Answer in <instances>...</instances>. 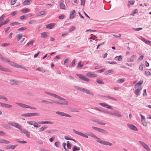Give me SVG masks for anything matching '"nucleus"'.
<instances>
[{"label":"nucleus","mask_w":151,"mask_h":151,"mask_svg":"<svg viewBox=\"0 0 151 151\" xmlns=\"http://www.w3.org/2000/svg\"><path fill=\"white\" fill-rule=\"evenodd\" d=\"M0 99L4 100L6 101H8L7 98L2 96L0 95Z\"/></svg>","instance_id":"a18cd8bd"},{"label":"nucleus","mask_w":151,"mask_h":151,"mask_svg":"<svg viewBox=\"0 0 151 151\" xmlns=\"http://www.w3.org/2000/svg\"><path fill=\"white\" fill-rule=\"evenodd\" d=\"M48 95H50L51 96H52L53 97H54L56 98H60V96H59L55 94H54V93H48Z\"/></svg>","instance_id":"f704fd0d"},{"label":"nucleus","mask_w":151,"mask_h":151,"mask_svg":"<svg viewBox=\"0 0 151 151\" xmlns=\"http://www.w3.org/2000/svg\"><path fill=\"white\" fill-rule=\"evenodd\" d=\"M127 126L128 127H129V128L132 129V130L135 131L138 130V129H137L136 127H135V126L133 124H128Z\"/></svg>","instance_id":"f3484780"},{"label":"nucleus","mask_w":151,"mask_h":151,"mask_svg":"<svg viewBox=\"0 0 151 151\" xmlns=\"http://www.w3.org/2000/svg\"><path fill=\"white\" fill-rule=\"evenodd\" d=\"M60 8L61 9H65V5L64 3H60Z\"/></svg>","instance_id":"4c0bfd02"},{"label":"nucleus","mask_w":151,"mask_h":151,"mask_svg":"<svg viewBox=\"0 0 151 151\" xmlns=\"http://www.w3.org/2000/svg\"><path fill=\"white\" fill-rule=\"evenodd\" d=\"M57 98L60 99V101H57V102H54V103H56V104L60 105H67L68 104V103L66 101L65 99L61 97L60 96L59 98Z\"/></svg>","instance_id":"7ed1b4c3"},{"label":"nucleus","mask_w":151,"mask_h":151,"mask_svg":"<svg viewBox=\"0 0 151 151\" xmlns=\"http://www.w3.org/2000/svg\"><path fill=\"white\" fill-rule=\"evenodd\" d=\"M141 40L144 41V42H145V44L147 43V42H148L149 41H150L148 40H147V39H145L144 38L142 37H141Z\"/></svg>","instance_id":"37998d69"},{"label":"nucleus","mask_w":151,"mask_h":151,"mask_svg":"<svg viewBox=\"0 0 151 151\" xmlns=\"http://www.w3.org/2000/svg\"><path fill=\"white\" fill-rule=\"evenodd\" d=\"M30 10L27 8L21 10V12L23 13H27L29 12Z\"/></svg>","instance_id":"e433bc0d"},{"label":"nucleus","mask_w":151,"mask_h":151,"mask_svg":"<svg viewBox=\"0 0 151 151\" xmlns=\"http://www.w3.org/2000/svg\"><path fill=\"white\" fill-rule=\"evenodd\" d=\"M35 41L34 40H32L28 42L27 44H26L27 47H29L30 46H32L33 45V43Z\"/></svg>","instance_id":"cd10ccee"},{"label":"nucleus","mask_w":151,"mask_h":151,"mask_svg":"<svg viewBox=\"0 0 151 151\" xmlns=\"http://www.w3.org/2000/svg\"><path fill=\"white\" fill-rule=\"evenodd\" d=\"M39 115L38 113H29L22 114V116L25 117H31L37 116Z\"/></svg>","instance_id":"39448f33"},{"label":"nucleus","mask_w":151,"mask_h":151,"mask_svg":"<svg viewBox=\"0 0 151 151\" xmlns=\"http://www.w3.org/2000/svg\"><path fill=\"white\" fill-rule=\"evenodd\" d=\"M47 128V127H46L45 126H44V127H41L40 129V132H42L43 131L44 129Z\"/></svg>","instance_id":"603ef678"},{"label":"nucleus","mask_w":151,"mask_h":151,"mask_svg":"<svg viewBox=\"0 0 151 151\" xmlns=\"http://www.w3.org/2000/svg\"><path fill=\"white\" fill-rule=\"evenodd\" d=\"M73 132L75 133H76V134L80 135L81 136L83 137H86V138H88V136L87 135L83 133H82L80 132L77 131L75 130L74 129H73Z\"/></svg>","instance_id":"4468645a"},{"label":"nucleus","mask_w":151,"mask_h":151,"mask_svg":"<svg viewBox=\"0 0 151 151\" xmlns=\"http://www.w3.org/2000/svg\"><path fill=\"white\" fill-rule=\"evenodd\" d=\"M0 60L2 61H4L5 62H9V61L7 60V59L3 57L1 55H0Z\"/></svg>","instance_id":"393cba45"},{"label":"nucleus","mask_w":151,"mask_h":151,"mask_svg":"<svg viewBox=\"0 0 151 151\" xmlns=\"http://www.w3.org/2000/svg\"><path fill=\"white\" fill-rule=\"evenodd\" d=\"M16 146L17 145H9L7 147V149L13 150L15 149Z\"/></svg>","instance_id":"473e14b6"},{"label":"nucleus","mask_w":151,"mask_h":151,"mask_svg":"<svg viewBox=\"0 0 151 151\" xmlns=\"http://www.w3.org/2000/svg\"><path fill=\"white\" fill-rule=\"evenodd\" d=\"M27 29V28H26L25 27H23L21 28L18 29H17L18 31H23L24 30L26 29Z\"/></svg>","instance_id":"09e8293b"},{"label":"nucleus","mask_w":151,"mask_h":151,"mask_svg":"<svg viewBox=\"0 0 151 151\" xmlns=\"http://www.w3.org/2000/svg\"><path fill=\"white\" fill-rule=\"evenodd\" d=\"M143 83L142 81H141L138 82L135 85V93L137 95L139 94V92L141 90V86Z\"/></svg>","instance_id":"f03ea898"},{"label":"nucleus","mask_w":151,"mask_h":151,"mask_svg":"<svg viewBox=\"0 0 151 151\" xmlns=\"http://www.w3.org/2000/svg\"><path fill=\"white\" fill-rule=\"evenodd\" d=\"M144 68V64L142 63H141L140 65L139 68V69L140 70L142 71Z\"/></svg>","instance_id":"c03bdc74"},{"label":"nucleus","mask_w":151,"mask_h":151,"mask_svg":"<svg viewBox=\"0 0 151 151\" xmlns=\"http://www.w3.org/2000/svg\"><path fill=\"white\" fill-rule=\"evenodd\" d=\"M75 13L76 11H75V10H73L70 12V18L73 19V18L74 17Z\"/></svg>","instance_id":"412c9836"},{"label":"nucleus","mask_w":151,"mask_h":151,"mask_svg":"<svg viewBox=\"0 0 151 151\" xmlns=\"http://www.w3.org/2000/svg\"><path fill=\"white\" fill-rule=\"evenodd\" d=\"M137 57L136 55H133L132 57H131L130 59V62H132L134 61V59L136 58Z\"/></svg>","instance_id":"58836bf2"},{"label":"nucleus","mask_w":151,"mask_h":151,"mask_svg":"<svg viewBox=\"0 0 151 151\" xmlns=\"http://www.w3.org/2000/svg\"><path fill=\"white\" fill-rule=\"evenodd\" d=\"M22 35L21 34H18L17 35V41H19L22 38Z\"/></svg>","instance_id":"72a5a7b5"},{"label":"nucleus","mask_w":151,"mask_h":151,"mask_svg":"<svg viewBox=\"0 0 151 151\" xmlns=\"http://www.w3.org/2000/svg\"><path fill=\"white\" fill-rule=\"evenodd\" d=\"M9 124L11 125V126L14 127L20 130L21 131L22 130V127L20 126V125L19 124L17 123L16 122H9Z\"/></svg>","instance_id":"6e6552de"},{"label":"nucleus","mask_w":151,"mask_h":151,"mask_svg":"<svg viewBox=\"0 0 151 151\" xmlns=\"http://www.w3.org/2000/svg\"><path fill=\"white\" fill-rule=\"evenodd\" d=\"M76 29V27L74 26H72L69 29V31L71 32L74 31Z\"/></svg>","instance_id":"864d4df0"},{"label":"nucleus","mask_w":151,"mask_h":151,"mask_svg":"<svg viewBox=\"0 0 151 151\" xmlns=\"http://www.w3.org/2000/svg\"><path fill=\"white\" fill-rule=\"evenodd\" d=\"M80 148L79 147H76V146L74 147H73V151H77V150H79Z\"/></svg>","instance_id":"3c124183"},{"label":"nucleus","mask_w":151,"mask_h":151,"mask_svg":"<svg viewBox=\"0 0 151 151\" xmlns=\"http://www.w3.org/2000/svg\"><path fill=\"white\" fill-rule=\"evenodd\" d=\"M17 0H12L11 2V5H13L16 3Z\"/></svg>","instance_id":"680f3d73"},{"label":"nucleus","mask_w":151,"mask_h":151,"mask_svg":"<svg viewBox=\"0 0 151 151\" xmlns=\"http://www.w3.org/2000/svg\"><path fill=\"white\" fill-rule=\"evenodd\" d=\"M10 64L15 67H17L18 68H23V67H22V66L20 65H17L16 63H14L13 62H11L10 63Z\"/></svg>","instance_id":"a211bd4d"},{"label":"nucleus","mask_w":151,"mask_h":151,"mask_svg":"<svg viewBox=\"0 0 151 151\" xmlns=\"http://www.w3.org/2000/svg\"><path fill=\"white\" fill-rule=\"evenodd\" d=\"M109 114H111L116 115L117 116L120 117L122 116V115L121 114L119 113L118 111H115L113 113H109Z\"/></svg>","instance_id":"5701e85b"},{"label":"nucleus","mask_w":151,"mask_h":151,"mask_svg":"<svg viewBox=\"0 0 151 151\" xmlns=\"http://www.w3.org/2000/svg\"><path fill=\"white\" fill-rule=\"evenodd\" d=\"M56 113L61 116H66L69 118L71 117V115L65 113H64L60 111H56Z\"/></svg>","instance_id":"f8f14e48"},{"label":"nucleus","mask_w":151,"mask_h":151,"mask_svg":"<svg viewBox=\"0 0 151 151\" xmlns=\"http://www.w3.org/2000/svg\"><path fill=\"white\" fill-rule=\"evenodd\" d=\"M99 104H100V105L102 106L105 107L106 108L111 109H113V108L111 107L110 105H108L106 103H99Z\"/></svg>","instance_id":"dca6fc26"},{"label":"nucleus","mask_w":151,"mask_h":151,"mask_svg":"<svg viewBox=\"0 0 151 151\" xmlns=\"http://www.w3.org/2000/svg\"><path fill=\"white\" fill-rule=\"evenodd\" d=\"M129 3L131 5H132L134 4V3H135V1H129Z\"/></svg>","instance_id":"338daca9"},{"label":"nucleus","mask_w":151,"mask_h":151,"mask_svg":"<svg viewBox=\"0 0 151 151\" xmlns=\"http://www.w3.org/2000/svg\"><path fill=\"white\" fill-rule=\"evenodd\" d=\"M54 25L53 24H48L46 25V28L48 29H52L54 27Z\"/></svg>","instance_id":"2f4dec72"},{"label":"nucleus","mask_w":151,"mask_h":151,"mask_svg":"<svg viewBox=\"0 0 151 151\" xmlns=\"http://www.w3.org/2000/svg\"><path fill=\"white\" fill-rule=\"evenodd\" d=\"M145 75L147 76H150L151 75V73L149 71H145Z\"/></svg>","instance_id":"13d9d810"},{"label":"nucleus","mask_w":151,"mask_h":151,"mask_svg":"<svg viewBox=\"0 0 151 151\" xmlns=\"http://www.w3.org/2000/svg\"><path fill=\"white\" fill-rule=\"evenodd\" d=\"M10 142L6 140L3 139H0V143L8 144Z\"/></svg>","instance_id":"4be33fe9"},{"label":"nucleus","mask_w":151,"mask_h":151,"mask_svg":"<svg viewBox=\"0 0 151 151\" xmlns=\"http://www.w3.org/2000/svg\"><path fill=\"white\" fill-rule=\"evenodd\" d=\"M80 1H81V5L84 6L85 2H86V0H80Z\"/></svg>","instance_id":"e2e57ef3"},{"label":"nucleus","mask_w":151,"mask_h":151,"mask_svg":"<svg viewBox=\"0 0 151 151\" xmlns=\"http://www.w3.org/2000/svg\"><path fill=\"white\" fill-rule=\"evenodd\" d=\"M97 82L98 83L100 84H104V83L103 82V81H102V80H99V79H97Z\"/></svg>","instance_id":"6e6d98bb"},{"label":"nucleus","mask_w":151,"mask_h":151,"mask_svg":"<svg viewBox=\"0 0 151 151\" xmlns=\"http://www.w3.org/2000/svg\"><path fill=\"white\" fill-rule=\"evenodd\" d=\"M91 137H93L94 138H96L97 140H96V141L100 143L101 144L106 145H109V146H111L112 145V143L108 142L107 141H103L99 138L97 137L94 134H92L91 135Z\"/></svg>","instance_id":"f257e3e1"},{"label":"nucleus","mask_w":151,"mask_h":151,"mask_svg":"<svg viewBox=\"0 0 151 151\" xmlns=\"http://www.w3.org/2000/svg\"><path fill=\"white\" fill-rule=\"evenodd\" d=\"M98 132H99L101 133H107V132L106 130H105L103 129H101L100 128L99 129V131Z\"/></svg>","instance_id":"79ce46f5"},{"label":"nucleus","mask_w":151,"mask_h":151,"mask_svg":"<svg viewBox=\"0 0 151 151\" xmlns=\"http://www.w3.org/2000/svg\"><path fill=\"white\" fill-rule=\"evenodd\" d=\"M125 80L124 78H122L117 81V83H122Z\"/></svg>","instance_id":"49530a36"},{"label":"nucleus","mask_w":151,"mask_h":151,"mask_svg":"<svg viewBox=\"0 0 151 151\" xmlns=\"http://www.w3.org/2000/svg\"><path fill=\"white\" fill-rule=\"evenodd\" d=\"M9 19H6L5 21L4 22H2L1 23L2 24H3V25L6 24L7 23L9 22Z\"/></svg>","instance_id":"69168bd1"},{"label":"nucleus","mask_w":151,"mask_h":151,"mask_svg":"<svg viewBox=\"0 0 151 151\" xmlns=\"http://www.w3.org/2000/svg\"><path fill=\"white\" fill-rule=\"evenodd\" d=\"M19 23H18L17 22H15L13 23H11L10 25H12V26H14L18 24H19Z\"/></svg>","instance_id":"5fc2aeb1"},{"label":"nucleus","mask_w":151,"mask_h":151,"mask_svg":"<svg viewBox=\"0 0 151 151\" xmlns=\"http://www.w3.org/2000/svg\"><path fill=\"white\" fill-rule=\"evenodd\" d=\"M141 121H142V124L143 125L145 126H147V124L145 120H141Z\"/></svg>","instance_id":"bf43d9fd"},{"label":"nucleus","mask_w":151,"mask_h":151,"mask_svg":"<svg viewBox=\"0 0 151 151\" xmlns=\"http://www.w3.org/2000/svg\"><path fill=\"white\" fill-rule=\"evenodd\" d=\"M144 58V56L143 55H141L140 57L138 59V61H141L142 60L143 58Z\"/></svg>","instance_id":"774afa93"},{"label":"nucleus","mask_w":151,"mask_h":151,"mask_svg":"<svg viewBox=\"0 0 151 151\" xmlns=\"http://www.w3.org/2000/svg\"><path fill=\"white\" fill-rule=\"evenodd\" d=\"M38 124H52V122L49 121H41L38 122Z\"/></svg>","instance_id":"c85d7f7f"},{"label":"nucleus","mask_w":151,"mask_h":151,"mask_svg":"<svg viewBox=\"0 0 151 151\" xmlns=\"http://www.w3.org/2000/svg\"><path fill=\"white\" fill-rule=\"evenodd\" d=\"M31 2V0H25L24 1L22 4L24 5H28L30 4V2Z\"/></svg>","instance_id":"b1692460"},{"label":"nucleus","mask_w":151,"mask_h":151,"mask_svg":"<svg viewBox=\"0 0 151 151\" xmlns=\"http://www.w3.org/2000/svg\"><path fill=\"white\" fill-rule=\"evenodd\" d=\"M22 131V133L24 134H25V135H26V136H27V137H29V133L28 131L27 130L25 129H24Z\"/></svg>","instance_id":"aec40b11"},{"label":"nucleus","mask_w":151,"mask_h":151,"mask_svg":"<svg viewBox=\"0 0 151 151\" xmlns=\"http://www.w3.org/2000/svg\"><path fill=\"white\" fill-rule=\"evenodd\" d=\"M67 147L68 149H70L71 147V145L70 143V142L67 141Z\"/></svg>","instance_id":"a19ab883"},{"label":"nucleus","mask_w":151,"mask_h":151,"mask_svg":"<svg viewBox=\"0 0 151 151\" xmlns=\"http://www.w3.org/2000/svg\"><path fill=\"white\" fill-rule=\"evenodd\" d=\"M48 95H50L51 96H52L53 97H54L56 98H60V96H59L55 94H54V93H48Z\"/></svg>","instance_id":"c9c22d12"},{"label":"nucleus","mask_w":151,"mask_h":151,"mask_svg":"<svg viewBox=\"0 0 151 151\" xmlns=\"http://www.w3.org/2000/svg\"><path fill=\"white\" fill-rule=\"evenodd\" d=\"M10 126L11 125L9 124V123L6 124H3V127L6 129H11V127H10Z\"/></svg>","instance_id":"7c9ffc66"},{"label":"nucleus","mask_w":151,"mask_h":151,"mask_svg":"<svg viewBox=\"0 0 151 151\" xmlns=\"http://www.w3.org/2000/svg\"><path fill=\"white\" fill-rule=\"evenodd\" d=\"M27 123L29 125L33 126L35 128H38L41 126L40 124H38V122L34 121H27Z\"/></svg>","instance_id":"20e7f679"},{"label":"nucleus","mask_w":151,"mask_h":151,"mask_svg":"<svg viewBox=\"0 0 151 151\" xmlns=\"http://www.w3.org/2000/svg\"><path fill=\"white\" fill-rule=\"evenodd\" d=\"M86 76L90 78H95L97 76V75L94 73L90 72L86 74Z\"/></svg>","instance_id":"ddd939ff"},{"label":"nucleus","mask_w":151,"mask_h":151,"mask_svg":"<svg viewBox=\"0 0 151 151\" xmlns=\"http://www.w3.org/2000/svg\"><path fill=\"white\" fill-rule=\"evenodd\" d=\"M35 22V21L34 19H32L29 22H28V24H34Z\"/></svg>","instance_id":"4d7b16f0"},{"label":"nucleus","mask_w":151,"mask_h":151,"mask_svg":"<svg viewBox=\"0 0 151 151\" xmlns=\"http://www.w3.org/2000/svg\"><path fill=\"white\" fill-rule=\"evenodd\" d=\"M76 63V60L74 59L73 61L71 62V64L70 65V67H74L75 66V63Z\"/></svg>","instance_id":"ea45409f"},{"label":"nucleus","mask_w":151,"mask_h":151,"mask_svg":"<svg viewBox=\"0 0 151 151\" xmlns=\"http://www.w3.org/2000/svg\"><path fill=\"white\" fill-rule=\"evenodd\" d=\"M113 71V70L112 69H111L109 70L106 71L105 73V74L108 75L109 74V73H111Z\"/></svg>","instance_id":"de8ad7c7"},{"label":"nucleus","mask_w":151,"mask_h":151,"mask_svg":"<svg viewBox=\"0 0 151 151\" xmlns=\"http://www.w3.org/2000/svg\"><path fill=\"white\" fill-rule=\"evenodd\" d=\"M0 106L3 107H5L7 109H10L11 108L12 106L11 105H9L6 104H4L0 103Z\"/></svg>","instance_id":"2eb2a0df"},{"label":"nucleus","mask_w":151,"mask_h":151,"mask_svg":"<svg viewBox=\"0 0 151 151\" xmlns=\"http://www.w3.org/2000/svg\"><path fill=\"white\" fill-rule=\"evenodd\" d=\"M83 66V65L81 64V62H80L79 63L78 65L77 66V68H81Z\"/></svg>","instance_id":"8fccbe9b"},{"label":"nucleus","mask_w":151,"mask_h":151,"mask_svg":"<svg viewBox=\"0 0 151 151\" xmlns=\"http://www.w3.org/2000/svg\"><path fill=\"white\" fill-rule=\"evenodd\" d=\"M76 75H77V76L78 77V78H80V79L83 80V81H90V79L86 77L85 76L83 75L80 74H77Z\"/></svg>","instance_id":"1a4fd4ad"},{"label":"nucleus","mask_w":151,"mask_h":151,"mask_svg":"<svg viewBox=\"0 0 151 151\" xmlns=\"http://www.w3.org/2000/svg\"><path fill=\"white\" fill-rule=\"evenodd\" d=\"M0 70L4 72H9V70L6 68H5L0 65Z\"/></svg>","instance_id":"c756f323"},{"label":"nucleus","mask_w":151,"mask_h":151,"mask_svg":"<svg viewBox=\"0 0 151 151\" xmlns=\"http://www.w3.org/2000/svg\"><path fill=\"white\" fill-rule=\"evenodd\" d=\"M10 83L12 85H14L18 84L19 83V82L15 80H12L10 81Z\"/></svg>","instance_id":"a878e982"},{"label":"nucleus","mask_w":151,"mask_h":151,"mask_svg":"<svg viewBox=\"0 0 151 151\" xmlns=\"http://www.w3.org/2000/svg\"><path fill=\"white\" fill-rule=\"evenodd\" d=\"M77 88L83 92H85L92 96L93 95V93L92 92L86 88H83L81 87H77Z\"/></svg>","instance_id":"0eeeda50"},{"label":"nucleus","mask_w":151,"mask_h":151,"mask_svg":"<svg viewBox=\"0 0 151 151\" xmlns=\"http://www.w3.org/2000/svg\"><path fill=\"white\" fill-rule=\"evenodd\" d=\"M118 58V60L119 61H120L122 59V57L121 55H119L118 56H116L115 57V58Z\"/></svg>","instance_id":"052dcab7"},{"label":"nucleus","mask_w":151,"mask_h":151,"mask_svg":"<svg viewBox=\"0 0 151 151\" xmlns=\"http://www.w3.org/2000/svg\"><path fill=\"white\" fill-rule=\"evenodd\" d=\"M16 104H18L21 107L25 109H36L34 107H31L27 105H25L22 103H16Z\"/></svg>","instance_id":"423d86ee"},{"label":"nucleus","mask_w":151,"mask_h":151,"mask_svg":"<svg viewBox=\"0 0 151 151\" xmlns=\"http://www.w3.org/2000/svg\"><path fill=\"white\" fill-rule=\"evenodd\" d=\"M139 142L144 148L147 151H151L148 145H147L145 143V142L140 141H139Z\"/></svg>","instance_id":"9b49d317"},{"label":"nucleus","mask_w":151,"mask_h":151,"mask_svg":"<svg viewBox=\"0 0 151 151\" xmlns=\"http://www.w3.org/2000/svg\"><path fill=\"white\" fill-rule=\"evenodd\" d=\"M47 14V11L42 10L41 11L38 13V16H43L46 14Z\"/></svg>","instance_id":"6ab92c4d"},{"label":"nucleus","mask_w":151,"mask_h":151,"mask_svg":"<svg viewBox=\"0 0 151 151\" xmlns=\"http://www.w3.org/2000/svg\"><path fill=\"white\" fill-rule=\"evenodd\" d=\"M17 14V11H15L12 13V16H14Z\"/></svg>","instance_id":"0e129e2a"},{"label":"nucleus","mask_w":151,"mask_h":151,"mask_svg":"<svg viewBox=\"0 0 151 151\" xmlns=\"http://www.w3.org/2000/svg\"><path fill=\"white\" fill-rule=\"evenodd\" d=\"M41 37H42V38H45L48 36V33L47 32H45L41 33Z\"/></svg>","instance_id":"bb28decb"},{"label":"nucleus","mask_w":151,"mask_h":151,"mask_svg":"<svg viewBox=\"0 0 151 151\" xmlns=\"http://www.w3.org/2000/svg\"><path fill=\"white\" fill-rule=\"evenodd\" d=\"M76 75H77V76L78 77V78H80V79L83 80V81H90V79L86 77L85 76L83 75L80 74H77Z\"/></svg>","instance_id":"9d476101"}]
</instances>
